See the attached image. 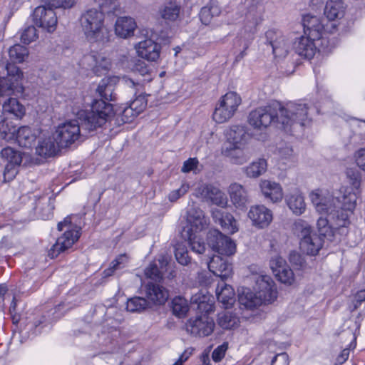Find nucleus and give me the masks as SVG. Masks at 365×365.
<instances>
[{
    "label": "nucleus",
    "mask_w": 365,
    "mask_h": 365,
    "mask_svg": "<svg viewBox=\"0 0 365 365\" xmlns=\"http://www.w3.org/2000/svg\"><path fill=\"white\" fill-rule=\"evenodd\" d=\"M256 267H251V279L255 282V292L250 288L238 289V301L246 309H253L263 304L272 303L277 298V291L272 278L257 272Z\"/></svg>",
    "instance_id": "obj_1"
},
{
    "label": "nucleus",
    "mask_w": 365,
    "mask_h": 365,
    "mask_svg": "<svg viewBox=\"0 0 365 365\" xmlns=\"http://www.w3.org/2000/svg\"><path fill=\"white\" fill-rule=\"evenodd\" d=\"M96 92L101 98L94 101L91 110L86 113L83 123V126L88 130H96L101 127L114 115L112 104L106 102L115 99L113 80L110 78L102 79Z\"/></svg>",
    "instance_id": "obj_2"
},
{
    "label": "nucleus",
    "mask_w": 365,
    "mask_h": 365,
    "mask_svg": "<svg viewBox=\"0 0 365 365\" xmlns=\"http://www.w3.org/2000/svg\"><path fill=\"white\" fill-rule=\"evenodd\" d=\"M279 107L278 122L283 125L287 132L292 133L297 129H302L311 120V107L308 103L302 101H290L284 106L279 103Z\"/></svg>",
    "instance_id": "obj_3"
},
{
    "label": "nucleus",
    "mask_w": 365,
    "mask_h": 365,
    "mask_svg": "<svg viewBox=\"0 0 365 365\" xmlns=\"http://www.w3.org/2000/svg\"><path fill=\"white\" fill-rule=\"evenodd\" d=\"M87 111L79 113L78 120H72L60 124L53 133L54 140L61 148L69 147L83 136L84 132L90 133L94 130L86 129L83 126L85 115Z\"/></svg>",
    "instance_id": "obj_4"
},
{
    "label": "nucleus",
    "mask_w": 365,
    "mask_h": 365,
    "mask_svg": "<svg viewBox=\"0 0 365 365\" xmlns=\"http://www.w3.org/2000/svg\"><path fill=\"white\" fill-rule=\"evenodd\" d=\"M294 230L301 238V250L309 255H317L323 245L322 236L314 232L310 225L302 220L294 222Z\"/></svg>",
    "instance_id": "obj_5"
},
{
    "label": "nucleus",
    "mask_w": 365,
    "mask_h": 365,
    "mask_svg": "<svg viewBox=\"0 0 365 365\" xmlns=\"http://www.w3.org/2000/svg\"><path fill=\"white\" fill-rule=\"evenodd\" d=\"M103 12L96 9H89L81 15V24L89 41H103Z\"/></svg>",
    "instance_id": "obj_6"
},
{
    "label": "nucleus",
    "mask_w": 365,
    "mask_h": 365,
    "mask_svg": "<svg viewBox=\"0 0 365 365\" xmlns=\"http://www.w3.org/2000/svg\"><path fill=\"white\" fill-rule=\"evenodd\" d=\"M279 103L276 102L272 105L259 107L252 110L248 116L249 124L255 129L264 130L269 127L272 123L278 122Z\"/></svg>",
    "instance_id": "obj_7"
},
{
    "label": "nucleus",
    "mask_w": 365,
    "mask_h": 365,
    "mask_svg": "<svg viewBox=\"0 0 365 365\" xmlns=\"http://www.w3.org/2000/svg\"><path fill=\"white\" fill-rule=\"evenodd\" d=\"M71 221L70 217H66L63 221L58 222V230L62 231L63 227L70 229ZM80 229H73L66 230L61 237H59L56 243L48 250V255L51 258H55L61 252L71 247L73 245L80 237Z\"/></svg>",
    "instance_id": "obj_8"
},
{
    "label": "nucleus",
    "mask_w": 365,
    "mask_h": 365,
    "mask_svg": "<svg viewBox=\"0 0 365 365\" xmlns=\"http://www.w3.org/2000/svg\"><path fill=\"white\" fill-rule=\"evenodd\" d=\"M241 102V97L237 93H227L221 98L215 109L212 115L214 120L217 123L229 120L235 115Z\"/></svg>",
    "instance_id": "obj_9"
},
{
    "label": "nucleus",
    "mask_w": 365,
    "mask_h": 365,
    "mask_svg": "<svg viewBox=\"0 0 365 365\" xmlns=\"http://www.w3.org/2000/svg\"><path fill=\"white\" fill-rule=\"evenodd\" d=\"M7 71V76L0 78V97L21 95L24 91L21 71L15 66H9Z\"/></svg>",
    "instance_id": "obj_10"
},
{
    "label": "nucleus",
    "mask_w": 365,
    "mask_h": 365,
    "mask_svg": "<svg viewBox=\"0 0 365 365\" xmlns=\"http://www.w3.org/2000/svg\"><path fill=\"white\" fill-rule=\"evenodd\" d=\"M208 245L219 255L230 256L236 251V245L229 237L218 230H210L207 235Z\"/></svg>",
    "instance_id": "obj_11"
},
{
    "label": "nucleus",
    "mask_w": 365,
    "mask_h": 365,
    "mask_svg": "<svg viewBox=\"0 0 365 365\" xmlns=\"http://www.w3.org/2000/svg\"><path fill=\"white\" fill-rule=\"evenodd\" d=\"M33 22L48 32H53L57 25V17L55 11L49 6H40L35 9L32 15Z\"/></svg>",
    "instance_id": "obj_12"
},
{
    "label": "nucleus",
    "mask_w": 365,
    "mask_h": 365,
    "mask_svg": "<svg viewBox=\"0 0 365 365\" xmlns=\"http://www.w3.org/2000/svg\"><path fill=\"white\" fill-rule=\"evenodd\" d=\"M195 195L203 201H210L221 207L227 205L228 200L225 193L212 185L204 184L197 187L195 190Z\"/></svg>",
    "instance_id": "obj_13"
},
{
    "label": "nucleus",
    "mask_w": 365,
    "mask_h": 365,
    "mask_svg": "<svg viewBox=\"0 0 365 365\" xmlns=\"http://www.w3.org/2000/svg\"><path fill=\"white\" fill-rule=\"evenodd\" d=\"M265 38L267 43L272 48V52L275 57H285L289 50L290 43L280 31L269 29L265 33Z\"/></svg>",
    "instance_id": "obj_14"
},
{
    "label": "nucleus",
    "mask_w": 365,
    "mask_h": 365,
    "mask_svg": "<svg viewBox=\"0 0 365 365\" xmlns=\"http://www.w3.org/2000/svg\"><path fill=\"white\" fill-rule=\"evenodd\" d=\"M187 331L191 334L199 336H207L214 330L215 323L212 319L204 314L190 319L186 324Z\"/></svg>",
    "instance_id": "obj_15"
},
{
    "label": "nucleus",
    "mask_w": 365,
    "mask_h": 365,
    "mask_svg": "<svg viewBox=\"0 0 365 365\" xmlns=\"http://www.w3.org/2000/svg\"><path fill=\"white\" fill-rule=\"evenodd\" d=\"M247 216L253 226L261 229L268 227L273 219L272 212L263 205L252 206Z\"/></svg>",
    "instance_id": "obj_16"
},
{
    "label": "nucleus",
    "mask_w": 365,
    "mask_h": 365,
    "mask_svg": "<svg viewBox=\"0 0 365 365\" xmlns=\"http://www.w3.org/2000/svg\"><path fill=\"white\" fill-rule=\"evenodd\" d=\"M83 63L88 66L93 73L99 76L109 70L111 63L109 58L102 53L91 51L83 56Z\"/></svg>",
    "instance_id": "obj_17"
},
{
    "label": "nucleus",
    "mask_w": 365,
    "mask_h": 365,
    "mask_svg": "<svg viewBox=\"0 0 365 365\" xmlns=\"http://www.w3.org/2000/svg\"><path fill=\"white\" fill-rule=\"evenodd\" d=\"M320 39H313L310 36H302L297 38L294 43V49L300 56L310 59L317 52L316 41Z\"/></svg>",
    "instance_id": "obj_18"
},
{
    "label": "nucleus",
    "mask_w": 365,
    "mask_h": 365,
    "mask_svg": "<svg viewBox=\"0 0 365 365\" xmlns=\"http://www.w3.org/2000/svg\"><path fill=\"white\" fill-rule=\"evenodd\" d=\"M227 143L225 146H246L250 139L245 128L241 125L230 126L225 133Z\"/></svg>",
    "instance_id": "obj_19"
},
{
    "label": "nucleus",
    "mask_w": 365,
    "mask_h": 365,
    "mask_svg": "<svg viewBox=\"0 0 365 365\" xmlns=\"http://www.w3.org/2000/svg\"><path fill=\"white\" fill-rule=\"evenodd\" d=\"M228 192L231 202L237 209L244 210L250 202L247 190L239 183H232L229 187Z\"/></svg>",
    "instance_id": "obj_20"
},
{
    "label": "nucleus",
    "mask_w": 365,
    "mask_h": 365,
    "mask_svg": "<svg viewBox=\"0 0 365 365\" xmlns=\"http://www.w3.org/2000/svg\"><path fill=\"white\" fill-rule=\"evenodd\" d=\"M206 264L209 270L220 277L222 281L229 277L232 272L231 264L220 255H214Z\"/></svg>",
    "instance_id": "obj_21"
},
{
    "label": "nucleus",
    "mask_w": 365,
    "mask_h": 365,
    "mask_svg": "<svg viewBox=\"0 0 365 365\" xmlns=\"http://www.w3.org/2000/svg\"><path fill=\"white\" fill-rule=\"evenodd\" d=\"M135 49L140 57L149 61H155L160 56V46L150 38L139 42Z\"/></svg>",
    "instance_id": "obj_22"
},
{
    "label": "nucleus",
    "mask_w": 365,
    "mask_h": 365,
    "mask_svg": "<svg viewBox=\"0 0 365 365\" xmlns=\"http://www.w3.org/2000/svg\"><path fill=\"white\" fill-rule=\"evenodd\" d=\"M302 23L305 35L310 36L313 39L322 38L324 26L319 17L306 14L303 16Z\"/></svg>",
    "instance_id": "obj_23"
},
{
    "label": "nucleus",
    "mask_w": 365,
    "mask_h": 365,
    "mask_svg": "<svg viewBox=\"0 0 365 365\" xmlns=\"http://www.w3.org/2000/svg\"><path fill=\"white\" fill-rule=\"evenodd\" d=\"M212 217L215 222L220 225L228 234H233L238 231L237 221L230 213L215 209L212 211Z\"/></svg>",
    "instance_id": "obj_24"
},
{
    "label": "nucleus",
    "mask_w": 365,
    "mask_h": 365,
    "mask_svg": "<svg viewBox=\"0 0 365 365\" xmlns=\"http://www.w3.org/2000/svg\"><path fill=\"white\" fill-rule=\"evenodd\" d=\"M189 206L187 210V221L189 223L192 227L195 228L196 232L205 229L209 224V219L205 215L204 212L193 201Z\"/></svg>",
    "instance_id": "obj_25"
},
{
    "label": "nucleus",
    "mask_w": 365,
    "mask_h": 365,
    "mask_svg": "<svg viewBox=\"0 0 365 365\" xmlns=\"http://www.w3.org/2000/svg\"><path fill=\"white\" fill-rule=\"evenodd\" d=\"M346 4L343 0H327L324 14L330 21L341 19L346 13Z\"/></svg>",
    "instance_id": "obj_26"
},
{
    "label": "nucleus",
    "mask_w": 365,
    "mask_h": 365,
    "mask_svg": "<svg viewBox=\"0 0 365 365\" xmlns=\"http://www.w3.org/2000/svg\"><path fill=\"white\" fill-rule=\"evenodd\" d=\"M168 264L167 259L162 256L157 260L151 262L145 269V275L152 282L159 283L163 279V272Z\"/></svg>",
    "instance_id": "obj_27"
},
{
    "label": "nucleus",
    "mask_w": 365,
    "mask_h": 365,
    "mask_svg": "<svg viewBox=\"0 0 365 365\" xmlns=\"http://www.w3.org/2000/svg\"><path fill=\"white\" fill-rule=\"evenodd\" d=\"M259 187L264 197L272 202H278L283 198V192L281 185L275 182L262 180Z\"/></svg>",
    "instance_id": "obj_28"
},
{
    "label": "nucleus",
    "mask_w": 365,
    "mask_h": 365,
    "mask_svg": "<svg viewBox=\"0 0 365 365\" xmlns=\"http://www.w3.org/2000/svg\"><path fill=\"white\" fill-rule=\"evenodd\" d=\"M222 153L229 158L232 163L237 165L245 163L250 158L245 146H224Z\"/></svg>",
    "instance_id": "obj_29"
},
{
    "label": "nucleus",
    "mask_w": 365,
    "mask_h": 365,
    "mask_svg": "<svg viewBox=\"0 0 365 365\" xmlns=\"http://www.w3.org/2000/svg\"><path fill=\"white\" fill-rule=\"evenodd\" d=\"M145 293L147 297L154 304H162L168 298V290L159 283L148 282L145 286Z\"/></svg>",
    "instance_id": "obj_30"
},
{
    "label": "nucleus",
    "mask_w": 365,
    "mask_h": 365,
    "mask_svg": "<svg viewBox=\"0 0 365 365\" xmlns=\"http://www.w3.org/2000/svg\"><path fill=\"white\" fill-rule=\"evenodd\" d=\"M310 197L318 212L326 213L330 210V217L334 218L336 213H333L334 209H332V204L334 205L335 201L334 197L328 194L327 196L322 197L319 194L312 192Z\"/></svg>",
    "instance_id": "obj_31"
},
{
    "label": "nucleus",
    "mask_w": 365,
    "mask_h": 365,
    "mask_svg": "<svg viewBox=\"0 0 365 365\" xmlns=\"http://www.w3.org/2000/svg\"><path fill=\"white\" fill-rule=\"evenodd\" d=\"M136 26V23L133 18L120 17L115 24V33L118 36L126 38L133 35Z\"/></svg>",
    "instance_id": "obj_32"
},
{
    "label": "nucleus",
    "mask_w": 365,
    "mask_h": 365,
    "mask_svg": "<svg viewBox=\"0 0 365 365\" xmlns=\"http://www.w3.org/2000/svg\"><path fill=\"white\" fill-rule=\"evenodd\" d=\"M285 201L289 208L296 215L303 214L306 210V204L301 192L294 190L285 197Z\"/></svg>",
    "instance_id": "obj_33"
},
{
    "label": "nucleus",
    "mask_w": 365,
    "mask_h": 365,
    "mask_svg": "<svg viewBox=\"0 0 365 365\" xmlns=\"http://www.w3.org/2000/svg\"><path fill=\"white\" fill-rule=\"evenodd\" d=\"M217 299L225 309L231 307L235 302V292L232 287L222 281L216 288Z\"/></svg>",
    "instance_id": "obj_34"
},
{
    "label": "nucleus",
    "mask_w": 365,
    "mask_h": 365,
    "mask_svg": "<svg viewBox=\"0 0 365 365\" xmlns=\"http://www.w3.org/2000/svg\"><path fill=\"white\" fill-rule=\"evenodd\" d=\"M61 148L60 145L52 138H45L38 142L36 148V153L43 157H51L55 155L59 149Z\"/></svg>",
    "instance_id": "obj_35"
},
{
    "label": "nucleus",
    "mask_w": 365,
    "mask_h": 365,
    "mask_svg": "<svg viewBox=\"0 0 365 365\" xmlns=\"http://www.w3.org/2000/svg\"><path fill=\"white\" fill-rule=\"evenodd\" d=\"M334 204L342 210L352 212L356 205L357 194L354 192L345 190L343 195L334 197Z\"/></svg>",
    "instance_id": "obj_36"
},
{
    "label": "nucleus",
    "mask_w": 365,
    "mask_h": 365,
    "mask_svg": "<svg viewBox=\"0 0 365 365\" xmlns=\"http://www.w3.org/2000/svg\"><path fill=\"white\" fill-rule=\"evenodd\" d=\"M19 145L24 148H31L36 140V135L28 126L18 128L15 138Z\"/></svg>",
    "instance_id": "obj_37"
},
{
    "label": "nucleus",
    "mask_w": 365,
    "mask_h": 365,
    "mask_svg": "<svg viewBox=\"0 0 365 365\" xmlns=\"http://www.w3.org/2000/svg\"><path fill=\"white\" fill-rule=\"evenodd\" d=\"M3 113L11 115L19 119L24 115L25 109L16 98L10 97L3 103Z\"/></svg>",
    "instance_id": "obj_38"
},
{
    "label": "nucleus",
    "mask_w": 365,
    "mask_h": 365,
    "mask_svg": "<svg viewBox=\"0 0 365 365\" xmlns=\"http://www.w3.org/2000/svg\"><path fill=\"white\" fill-rule=\"evenodd\" d=\"M147 106V100L145 95H139L133 101L130 102L129 107L123 110V115L137 116L142 113Z\"/></svg>",
    "instance_id": "obj_39"
},
{
    "label": "nucleus",
    "mask_w": 365,
    "mask_h": 365,
    "mask_svg": "<svg viewBox=\"0 0 365 365\" xmlns=\"http://www.w3.org/2000/svg\"><path fill=\"white\" fill-rule=\"evenodd\" d=\"M267 170V163L264 158H258L245 168L248 178H257L262 175Z\"/></svg>",
    "instance_id": "obj_40"
},
{
    "label": "nucleus",
    "mask_w": 365,
    "mask_h": 365,
    "mask_svg": "<svg viewBox=\"0 0 365 365\" xmlns=\"http://www.w3.org/2000/svg\"><path fill=\"white\" fill-rule=\"evenodd\" d=\"M180 6L175 2L165 4L159 11L160 16L167 21H174L179 17Z\"/></svg>",
    "instance_id": "obj_41"
},
{
    "label": "nucleus",
    "mask_w": 365,
    "mask_h": 365,
    "mask_svg": "<svg viewBox=\"0 0 365 365\" xmlns=\"http://www.w3.org/2000/svg\"><path fill=\"white\" fill-rule=\"evenodd\" d=\"M332 209H334V211H333V213H336L334 215V218L330 217V210L327 212L326 213H328L329 217L330 219H331V221L334 225V229L338 228V227H346L349 222V215L346 212H345L344 210H342L339 206H336L335 204H332Z\"/></svg>",
    "instance_id": "obj_42"
},
{
    "label": "nucleus",
    "mask_w": 365,
    "mask_h": 365,
    "mask_svg": "<svg viewBox=\"0 0 365 365\" xmlns=\"http://www.w3.org/2000/svg\"><path fill=\"white\" fill-rule=\"evenodd\" d=\"M221 11L220 7L213 4L202 7L200 12V19L202 23L205 25H208L214 16H217L220 14Z\"/></svg>",
    "instance_id": "obj_43"
},
{
    "label": "nucleus",
    "mask_w": 365,
    "mask_h": 365,
    "mask_svg": "<svg viewBox=\"0 0 365 365\" xmlns=\"http://www.w3.org/2000/svg\"><path fill=\"white\" fill-rule=\"evenodd\" d=\"M171 308L175 316L183 318L189 311V304L186 299L176 297L172 301Z\"/></svg>",
    "instance_id": "obj_44"
},
{
    "label": "nucleus",
    "mask_w": 365,
    "mask_h": 365,
    "mask_svg": "<svg viewBox=\"0 0 365 365\" xmlns=\"http://www.w3.org/2000/svg\"><path fill=\"white\" fill-rule=\"evenodd\" d=\"M10 60L14 63H20L25 61L29 56L26 47L20 44H15L9 50Z\"/></svg>",
    "instance_id": "obj_45"
},
{
    "label": "nucleus",
    "mask_w": 365,
    "mask_h": 365,
    "mask_svg": "<svg viewBox=\"0 0 365 365\" xmlns=\"http://www.w3.org/2000/svg\"><path fill=\"white\" fill-rule=\"evenodd\" d=\"M1 155L2 158L7 160L6 165H12L13 166L18 167L22 162L23 155L10 147L2 149Z\"/></svg>",
    "instance_id": "obj_46"
},
{
    "label": "nucleus",
    "mask_w": 365,
    "mask_h": 365,
    "mask_svg": "<svg viewBox=\"0 0 365 365\" xmlns=\"http://www.w3.org/2000/svg\"><path fill=\"white\" fill-rule=\"evenodd\" d=\"M319 235L324 237H331L334 235V225L331 219L327 215V217H320L317 223Z\"/></svg>",
    "instance_id": "obj_47"
},
{
    "label": "nucleus",
    "mask_w": 365,
    "mask_h": 365,
    "mask_svg": "<svg viewBox=\"0 0 365 365\" xmlns=\"http://www.w3.org/2000/svg\"><path fill=\"white\" fill-rule=\"evenodd\" d=\"M128 261V257L125 254L118 255L111 262L110 267L103 271V277L112 276L116 270L124 268L126 266Z\"/></svg>",
    "instance_id": "obj_48"
},
{
    "label": "nucleus",
    "mask_w": 365,
    "mask_h": 365,
    "mask_svg": "<svg viewBox=\"0 0 365 365\" xmlns=\"http://www.w3.org/2000/svg\"><path fill=\"white\" fill-rule=\"evenodd\" d=\"M18 128L16 125H11L6 119L0 122V133L1 137L6 141L14 140Z\"/></svg>",
    "instance_id": "obj_49"
},
{
    "label": "nucleus",
    "mask_w": 365,
    "mask_h": 365,
    "mask_svg": "<svg viewBox=\"0 0 365 365\" xmlns=\"http://www.w3.org/2000/svg\"><path fill=\"white\" fill-rule=\"evenodd\" d=\"M148 306V303L145 298L135 297L128 300L126 309L130 312H140L145 310Z\"/></svg>",
    "instance_id": "obj_50"
},
{
    "label": "nucleus",
    "mask_w": 365,
    "mask_h": 365,
    "mask_svg": "<svg viewBox=\"0 0 365 365\" xmlns=\"http://www.w3.org/2000/svg\"><path fill=\"white\" fill-rule=\"evenodd\" d=\"M218 324L225 329L235 327L238 323V319L228 312L221 313L217 319Z\"/></svg>",
    "instance_id": "obj_51"
},
{
    "label": "nucleus",
    "mask_w": 365,
    "mask_h": 365,
    "mask_svg": "<svg viewBox=\"0 0 365 365\" xmlns=\"http://www.w3.org/2000/svg\"><path fill=\"white\" fill-rule=\"evenodd\" d=\"M100 6L102 9L101 12L113 14L115 16L122 13V8L117 0H103Z\"/></svg>",
    "instance_id": "obj_52"
},
{
    "label": "nucleus",
    "mask_w": 365,
    "mask_h": 365,
    "mask_svg": "<svg viewBox=\"0 0 365 365\" xmlns=\"http://www.w3.org/2000/svg\"><path fill=\"white\" fill-rule=\"evenodd\" d=\"M43 207L40 208L38 215L43 220H48L53 215V210L54 209L53 200L51 198L48 200H42L39 201Z\"/></svg>",
    "instance_id": "obj_53"
},
{
    "label": "nucleus",
    "mask_w": 365,
    "mask_h": 365,
    "mask_svg": "<svg viewBox=\"0 0 365 365\" xmlns=\"http://www.w3.org/2000/svg\"><path fill=\"white\" fill-rule=\"evenodd\" d=\"M274 274L277 278L284 284H292L294 280V273L288 265L281 269L277 270Z\"/></svg>",
    "instance_id": "obj_54"
},
{
    "label": "nucleus",
    "mask_w": 365,
    "mask_h": 365,
    "mask_svg": "<svg viewBox=\"0 0 365 365\" xmlns=\"http://www.w3.org/2000/svg\"><path fill=\"white\" fill-rule=\"evenodd\" d=\"M37 30L34 26L26 27L21 35V40L24 44H29L37 39Z\"/></svg>",
    "instance_id": "obj_55"
},
{
    "label": "nucleus",
    "mask_w": 365,
    "mask_h": 365,
    "mask_svg": "<svg viewBox=\"0 0 365 365\" xmlns=\"http://www.w3.org/2000/svg\"><path fill=\"white\" fill-rule=\"evenodd\" d=\"M189 244L191 250L197 254H202L205 251V245L204 242L195 235H190Z\"/></svg>",
    "instance_id": "obj_56"
},
{
    "label": "nucleus",
    "mask_w": 365,
    "mask_h": 365,
    "mask_svg": "<svg viewBox=\"0 0 365 365\" xmlns=\"http://www.w3.org/2000/svg\"><path fill=\"white\" fill-rule=\"evenodd\" d=\"M190 185L187 183H182L180 188L171 191L168 194V200L172 202H176L182 196L185 195L189 190Z\"/></svg>",
    "instance_id": "obj_57"
},
{
    "label": "nucleus",
    "mask_w": 365,
    "mask_h": 365,
    "mask_svg": "<svg viewBox=\"0 0 365 365\" xmlns=\"http://www.w3.org/2000/svg\"><path fill=\"white\" fill-rule=\"evenodd\" d=\"M175 256L177 261L182 265H187L190 261L187 251L184 246L178 245L175 248Z\"/></svg>",
    "instance_id": "obj_58"
},
{
    "label": "nucleus",
    "mask_w": 365,
    "mask_h": 365,
    "mask_svg": "<svg viewBox=\"0 0 365 365\" xmlns=\"http://www.w3.org/2000/svg\"><path fill=\"white\" fill-rule=\"evenodd\" d=\"M198 165L199 161L196 158H189L183 163V165L181 168V172L184 173H187L190 172L197 173L200 171L198 169Z\"/></svg>",
    "instance_id": "obj_59"
},
{
    "label": "nucleus",
    "mask_w": 365,
    "mask_h": 365,
    "mask_svg": "<svg viewBox=\"0 0 365 365\" xmlns=\"http://www.w3.org/2000/svg\"><path fill=\"white\" fill-rule=\"evenodd\" d=\"M45 2L51 9H70L74 6L76 0H45Z\"/></svg>",
    "instance_id": "obj_60"
},
{
    "label": "nucleus",
    "mask_w": 365,
    "mask_h": 365,
    "mask_svg": "<svg viewBox=\"0 0 365 365\" xmlns=\"http://www.w3.org/2000/svg\"><path fill=\"white\" fill-rule=\"evenodd\" d=\"M289 259L293 266H296L299 269H303L305 267L304 258L296 251L290 252Z\"/></svg>",
    "instance_id": "obj_61"
},
{
    "label": "nucleus",
    "mask_w": 365,
    "mask_h": 365,
    "mask_svg": "<svg viewBox=\"0 0 365 365\" xmlns=\"http://www.w3.org/2000/svg\"><path fill=\"white\" fill-rule=\"evenodd\" d=\"M247 20L250 22V25L249 26L250 30L255 29L262 21L261 18V12H252V11H249L247 14Z\"/></svg>",
    "instance_id": "obj_62"
},
{
    "label": "nucleus",
    "mask_w": 365,
    "mask_h": 365,
    "mask_svg": "<svg viewBox=\"0 0 365 365\" xmlns=\"http://www.w3.org/2000/svg\"><path fill=\"white\" fill-rule=\"evenodd\" d=\"M286 261L280 256L276 255L270 260V267L274 274L277 270L281 269L287 266Z\"/></svg>",
    "instance_id": "obj_63"
},
{
    "label": "nucleus",
    "mask_w": 365,
    "mask_h": 365,
    "mask_svg": "<svg viewBox=\"0 0 365 365\" xmlns=\"http://www.w3.org/2000/svg\"><path fill=\"white\" fill-rule=\"evenodd\" d=\"M354 160L357 166L365 171V148H361L356 151Z\"/></svg>",
    "instance_id": "obj_64"
}]
</instances>
